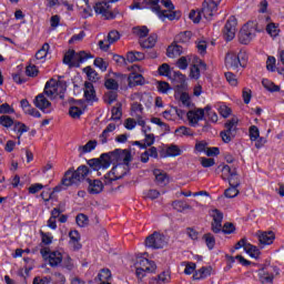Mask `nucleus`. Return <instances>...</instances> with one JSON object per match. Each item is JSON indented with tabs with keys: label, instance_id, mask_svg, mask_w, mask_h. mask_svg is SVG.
<instances>
[{
	"label": "nucleus",
	"instance_id": "f257e3e1",
	"mask_svg": "<svg viewBox=\"0 0 284 284\" xmlns=\"http://www.w3.org/2000/svg\"><path fill=\"white\" fill-rule=\"evenodd\" d=\"M90 174V168L88 165L82 164L77 170L74 168H70L61 180V183L53 189V192H61L64 187H70L71 185H77L81 183V181H85V176Z\"/></svg>",
	"mask_w": 284,
	"mask_h": 284
},
{
	"label": "nucleus",
	"instance_id": "f03ea898",
	"mask_svg": "<svg viewBox=\"0 0 284 284\" xmlns=\"http://www.w3.org/2000/svg\"><path fill=\"white\" fill-rule=\"evenodd\" d=\"M119 0H100L93 6L95 14H100L104 21H114L119 12V9H113L110 3H118ZM112 10V11H111Z\"/></svg>",
	"mask_w": 284,
	"mask_h": 284
},
{
	"label": "nucleus",
	"instance_id": "7ed1b4c3",
	"mask_svg": "<svg viewBox=\"0 0 284 284\" xmlns=\"http://www.w3.org/2000/svg\"><path fill=\"white\" fill-rule=\"evenodd\" d=\"M253 265L260 267L256 273L262 284H274V278L281 274V268L276 265L256 263H253Z\"/></svg>",
	"mask_w": 284,
	"mask_h": 284
},
{
	"label": "nucleus",
	"instance_id": "20e7f679",
	"mask_svg": "<svg viewBox=\"0 0 284 284\" xmlns=\"http://www.w3.org/2000/svg\"><path fill=\"white\" fill-rule=\"evenodd\" d=\"M89 59H94V55L85 51L77 52L69 50L63 57V63L64 65H69V68H81V63H85Z\"/></svg>",
	"mask_w": 284,
	"mask_h": 284
},
{
	"label": "nucleus",
	"instance_id": "39448f33",
	"mask_svg": "<svg viewBox=\"0 0 284 284\" xmlns=\"http://www.w3.org/2000/svg\"><path fill=\"white\" fill-rule=\"evenodd\" d=\"M67 90L68 83L63 80L57 81L54 79H50L44 85V94H47V97H59L61 100L65 99Z\"/></svg>",
	"mask_w": 284,
	"mask_h": 284
},
{
	"label": "nucleus",
	"instance_id": "423d86ee",
	"mask_svg": "<svg viewBox=\"0 0 284 284\" xmlns=\"http://www.w3.org/2000/svg\"><path fill=\"white\" fill-rule=\"evenodd\" d=\"M221 1L222 0H204L200 8L203 19L212 21V19L219 14V6H221Z\"/></svg>",
	"mask_w": 284,
	"mask_h": 284
},
{
	"label": "nucleus",
	"instance_id": "0eeeda50",
	"mask_svg": "<svg viewBox=\"0 0 284 284\" xmlns=\"http://www.w3.org/2000/svg\"><path fill=\"white\" fill-rule=\"evenodd\" d=\"M156 272V263L148 258H141L135 266V276L138 278H145L148 274Z\"/></svg>",
	"mask_w": 284,
	"mask_h": 284
},
{
	"label": "nucleus",
	"instance_id": "6e6552de",
	"mask_svg": "<svg viewBox=\"0 0 284 284\" xmlns=\"http://www.w3.org/2000/svg\"><path fill=\"white\" fill-rule=\"evenodd\" d=\"M128 174V169L125 164L118 163L115 164L106 174H104V185H112L114 181H120Z\"/></svg>",
	"mask_w": 284,
	"mask_h": 284
},
{
	"label": "nucleus",
	"instance_id": "1a4fd4ad",
	"mask_svg": "<svg viewBox=\"0 0 284 284\" xmlns=\"http://www.w3.org/2000/svg\"><path fill=\"white\" fill-rule=\"evenodd\" d=\"M144 245L149 250H163V247L168 245V241H165V235L163 233L155 231L145 239Z\"/></svg>",
	"mask_w": 284,
	"mask_h": 284
},
{
	"label": "nucleus",
	"instance_id": "9d476101",
	"mask_svg": "<svg viewBox=\"0 0 284 284\" xmlns=\"http://www.w3.org/2000/svg\"><path fill=\"white\" fill-rule=\"evenodd\" d=\"M40 254L44 261H48L50 267H59L63 263V254L59 251H50L48 247L40 250Z\"/></svg>",
	"mask_w": 284,
	"mask_h": 284
},
{
	"label": "nucleus",
	"instance_id": "9b49d317",
	"mask_svg": "<svg viewBox=\"0 0 284 284\" xmlns=\"http://www.w3.org/2000/svg\"><path fill=\"white\" fill-rule=\"evenodd\" d=\"M151 12L156 14L162 21H165V19L169 21H179L183 17L181 10H161V7L151 8Z\"/></svg>",
	"mask_w": 284,
	"mask_h": 284
},
{
	"label": "nucleus",
	"instance_id": "f8f14e48",
	"mask_svg": "<svg viewBox=\"0 0 284 284\" xmlns=\"http://www.w3.org/2000/svg\"><path fill=\"white\" fill-rule=\"evenodd\" d=\"M239 24V20L236 17L231 16L223 29V36L225 41H233L234 37H236V26Z\"/></svg>",
	"mask_w": 284,
	"mask_h": 284
},
{
	"label": "nucleus",
	"instance_id": "ddd939ff",
	"mask_svg": "<svg viewBox=\"0 0 284 284\" xmlns=\"http://www.w3.org/2000/svg\"><path fill=\"white\" fill-rule=\"evenodd\" d=\"M210 216L213 219L211 222V231L213 234H221V227H223V212L219 209H213L210 212Z\"/></svg>",
	"mask_w": 284,
	"mask_h": 284
},
{
	"label": "nucleus",
	"instance_id": "4468645a",
	"mask_svg": "<svg viewBox=\"0 0 284 284\" xmlns=\"http://www.w3.org/2000/svg\"><path fill=\"white\" fill-rule=\"evenodd\" d=\"M186 119L191 128H196V125H199V121H203V119H205V110L203 109L191 110L186 112Z\"/></svg>",
	"mask_w": 284,
	"mask_h": 284
},
{
	"label": "nucleus",
	"instance_id": "2eb2a0df",
	"mask_svg": "<svg viewBox=\"0 0 284 284\" xmlns=\"http://www.w3.org/2000/svg\"><path fill=\"white\" fill-rule=\"evenodd\" d=\"M256 37L254 32V28H250L248 26H244L239 33V41L242 45H247L252 42V39Z\"/></svg>",
	"mask_w": 284,
	"mask_h": 284
},
{
	"label": "nucleus",
	"instance_id": "dca6fc26",
	"mask_svg": "<svg viewBox=\"0 0 284 284\" xmlns=\"http://www.w3.org/2000/svg\"><path fill=\"white\" fill-rule=\"evenodd\" d=\"M194 61L195 64L190 69V78L199 81V79H201V70H207V64L199 58H195Z\"/></svg>",
	"mask_w": 284,
	"mask_h": 284
},
{
	"label": "nucleus",
	"instance_id": "f3484780",
	"mask_svg": "<svg viewBox=\"0 0 284 284\" xmlns=\"http://www.w3.org/2000/svg\"><path fill=\"white\" fill-rule=\"evenodd\" d=\"M33 103L36 108H38V110H41V112H43L44 114H50V110L48 108H50L52 103L48 100L45 95H43V93L38 94Z\"/></svg>",
	"mask_w": 284,
	"mask_h": 284
},
{
	"label": "nucleus",
	"instance_id": "a211bd4d",
	"mask_svg": "<svg viewBox=\"0 0 284 284\" xmlns=\"http://www.w3.org/2000/svg\"><path fill=\"white\" fill-rule=\"evenodd\" d=\"M87 103H97L99 98H97V90H94V84L92 82H84V94Z\"/></svg>",
	"mask_w": 284,
	"mask_h": 284
},
{
	"label": "nucleus",
	"instance_id": "6ab92c4d",
	"mask_svg": "<svg viewBox=\"0 0 284 284\" xmlns=\"http://www.w3.org/2000/svg\"><path fill=\"white\" fill-rule=\"evenodd\" d=\"M181 154H183V151L176 144H170L165 150L162 149L160 151L161 159L176 158L181 156Z\"/></svg>",
	"mask_w": 284,
	"mask_h": 284
},
{
	"label": "nucleus",
	"instance_id": "aec40b11",
	"mask_svg": "<svg viewBox=\"0 0 284 284\" xmlns=\"http://www.w3.org/2000/svg\"><path fill=\"white\" fill-rule=\"evenodd\" d=\"M87 164L89 168L93 170V172H99V170H108L110 168V162H105V159L100 158H93L87 161Z\"/></svg>",
	"mask_w": 284,
	"mask_h": 284
},
{
	"label": "nucleus",
	"instance_id": "412c9836",
	"mask_svg": "<svg viewBox=\"0 0 284 284\" xmlns=\"http://www.w3.org/2000/svg\"><path fill=\"white\" fill-rule=\"evenodd\" d=\"M126 79L129 88H136V85H145V78L141 73L131 72Z\"/></svg>",
	"mask_w": 284,
	"mask_h": 284
},
{
	"label": "nucleus",
	"instance_id": "4be33fe9",
	"mask_svg": "<svg viewBox=\"0 0 284 284\" xmlns=\"http://www.w3.org/2000/svg\"><path fill=\"white\" fill-rule=\"evenodd\" d=\"M276 239V234L273 231L262 232L258 235L260 247H265V245H272Z\"/></svg>",
	"mask_w": 284,
	"mask_h": 284
},
{
	"label": "nucleus",
	"instance_id": "5701e85b",
	"mask_svg": "<svg viewBox=\"0 0 284 284\" xmlns=\"http://www.w3.org/2000/svg\"><path fill=\"white\" fill-rule=\"evenodd\" d=\"M119 152H121V149H115L113 151L102 153L101 159H104V162L109 163V168L111 165H118L119 164Z\"/></svg>",
	"mask_w": 284,
	"mask_h": 284
},
{
	"label": "nucleus",
	"instance_id": "b1692460",
	"mask_svg": "<svg viewBox=\"0 0 284 284\" xmlns=\"http://www.w3.org/2000/svg\"><path fill=\"white\" fill-rule=\"evenodd\" d=\"M87 182L89 183V194H101L103 192L104 185L101 180L87 179Z\"/></svg>",
	"mask_w": 284,
	"mask_h": 284
},
{
	"label": "nucleus",
	"instance_id": "393cba45",
	"mask_svg": "<svg viewBox=\"0 0 284 284\" xmlns=\"http://www.w3.org/2000/svg\"><path fill=\"white\" fill-rule=\"evenodd\" d=\"M212 276V266H202L200 270L193 273L192 280L193 281H205Z\"/></svg>",
	"mask_w": 284,
	"mask_h": 284
},
{
	"label": "nucleus",
	"instance_id": "a878e982",
	"mask_svg": "<svg viewBox=\"0 0 284 284\" xmlns=\"http://www.w3.org/2000/svg\"><path fill=\"white\" fill-rule=\"evenodd\" d=\"M70 245H72L74 252H79L83 247L81 244V234L79 231L73 230L69 232Z\"/></svg>",
	"mask_w": 284,
	"mask_h": 284
},
{
	"label": "nucleus",
	"instance_id": "bb28decb",
	"mask_svg": "<svg viewBox=\"0 0 284 284\" xmlns=\"http://www.w3.org/2000/svg\"><path fill=\"white\" fill-rule=\"evenodd\" d=\"M182 54L183 47L179 45V42L173 41V43L166 49V57H169V59H175V57H181Z\"/></svg>",
	"mask_w": 284,
	"mask_h": 284
},
{
	"label": "nucleus",
	"instance_id": "cd10ccee",
	"mask_svg": "<svg viewBox=\"0 0 284 284\" xmlns=\"http://www.w3.org/2000/svg\"><path fill=\"white\" fill-rule=\"evenodd\" d=\"M156 41H159V36L156 33H152L145 40H140V45L143 50H152V48L156 45Z\"/></svg>",
	"mask_w": 284,
	"mask_h": 284
},
{
	"label": "nucleus",
	"instance_id": "c85d7f7f",
	"mask_svg": "<svg viewBox=\"0 0 284 284\" xmlns=\"http://www.w3.org/2000/svg\"><path fill=\"white\" fill-rule=\"evenodd\" d=\"M225 63L227 68H231V70H239V68H241V60H239V55H236V53L227 54Z\"/></svg>",
	"mask_w": 284,
	"mask_h": 284
},
{
	"label": "nucleus",
	"instance_id": "c756f323",
	"mask_svg": "<svg viewBox=\"0 0 284 284\" xmlns=\"http://www.w3.org/2000/svg\"><path fill=\"white\" fill-rule=\"evenodd\" d=\"M145 59V53L141 51H129L126 53L128 63H136V61H143Z\"/></svg>",
	"mask_w": 284,
	"mask_h": 284
},
{
	"label": "nucleus",
	"instance_id": "7c9ffc66",
	"mask_svg": "<svg viewBox=\"0 0 284 284\" xmlns=\"http://www.w3.org/2000/svg\"><path fill=\"white\" fill-rule=\"evenodd\" d=\"M245 253L248 254L251 258H255L256 261L261 258V248H258V246L253 245L250 242L245 248Z\"/></svg>",
	"mask_w": 284,
	"mask_h": 284
},
{
	"label": "nucleus",
	"instance_id": "2f4dec72",
	"mask_svg": "<svg viewBox=\"0 0 284 284\" xmlns=\"http://www.w3.org/2000/svg\"><path fill=\"white\" fill-rule=\"evenodd\" d=\"M97 281L100 283H110V281H112V271H110V268H102L95 277V282Z\"/></svg>",
	"mask_w": 284,
	"mask_h": 284
},
{
	"label": "nucleus",
	"instance_id": "473e14b6",
	"mask_svg": "<svg viewBox=\"0 0 284 284\" xmlns=\"http://www.w3.org/2000/svg\"><path fill=\"white\" fill-rule=\"evenodd\" d=\"M123 161L122 165H130V161H132V153L128 150L121 149V152H118V163H121Z\"/></svg>",
	"mask_w": 284,
	"mask_h": 284
},
{
	"label": "nucleus",
	"instance_id": "72a5a7b5",
	"mask_svg": "<svg viewBox=\"0 0 284 284\" xmlns=\"http://www.w3.org/2000/svg\"><path fill=\"white\" fill-rule=\"evenodd\" d=\"M262 85L267 90V92H281V87L275 84L273 81L270 79H263L262 80Z\"/></svg>",
	"mask_w": 284,
	"mask_h": 284
},
{
	"label": "nucleus",
	"instance_id": "f704fd0d",
	"mask_svg": "<svg viewBox=\"0 0 284 284\" xmlns=\"http://www.w3.org/2000/svg\"><path fill=\"white\" fill-rule=\"evenodd\" d=\"M48 52H50V44L45 42L42 44L41 49L36 52L37 61H44L45 57H48Z\"/></svg>",
	"mask_w": 284,
	"mask_h": 284
},
{
	"label": "nucleus",
	"instance_id": "c9c22d12",
	"mask_svg": "<svg viewBox=\"0 0 284 284\" xmlns=\"http://www.w3.org/2000/svg\"><path fill=\"white\" fill-rule=\"evenodd\" d=\"M191 39H192V32L183 31V32H180L178 36H175L174 42L175 43H190Z\"/></svg>",
	"mask_w": 284,
	"mask_h": 284
},
{
	"label": "nucleus",
	"instance_id": "e433bc0d",
	"mask_svg": "<svg viewBox=\"0 0 284 284\" xmlns=\"http://www.w3.org/2000/svg\"><path fill=\"white\" fill-rule=\"evenodd\" d=\"M83 72H85L89 81H91L92 83H97V81H99V72H97V70H94L92 67H85L83 69Z\"/></svg>",
	"mask_w": 284,
	"mask_h": 284
},
{
	"label": "nucleus",
	"instance_id": "4c0bfd02",
	"mask_svg": "<svg viewBox=\"0 0 284 284\" xmlns=\"http://www.w3.org/2000/svg\"><path fill=\"white\" fill-rule=\"evenodd\" d=\"M172 207L176 212H185V210H192V206L181 200H176L172 202Z\"/></svg>",
	"mask_w": 284,
	"mask_h": 284
},
{
	"label": "nucleus",
	"instance_id": "58836bf2",
	"mask_svg": "<svg viewBox=\"0 0 284 284\" xmlns=\"http://www.w3.org/2000/svg\"><path fill=\"white\" fill-rule=\"evenodd\" d=\"M266 32L267 34H270V37H272L273 39H276V37H278V34H281V29H278V24L274 23V22H270L266 26Z\"/></svg>",
	"mask_w": 284,
	"mask_h": 284
},
{
	"label": "nucleus",
	"instance_id": "ea45409f",
	"mask_svg": "<svg viewBox=\"0 0 284 284\" xmlns=\"http://www.w3.org/2000/svg\"><path fill=\"white\" fill-rule=\"evenodd\" d=\"M202 239L205 242L207 250H214L216 245V237H214L212 233L204 234Z\"/></svg>",
	"mask_w": 284,
	"mask_h": 284
},
{
	"label": "nucleus",
	"instance_id": "a19ab883",
	"mask_svg": "<svg viewBox=\"0 0 284 284\" xmlns=\"http://www.w3.org/2000/svg\"><path fill=\"white\" fill-rule=\"evenodd\" d=\"M158 73L160 77H166V79H172V68L170 64L163 63L158 68Z\"/></svg>",
	"mask_w": 284,
	"mask_h": 284
},
{
	"label": "nucleus",
	"instance_id": "79ce46f5",
	"mask_svg": "<svg viewBox=\"0 0 284 284\" xmlns=\"http://www.w3.org/2000/svg\"><path fill=\"white\" fill-rule=\"evenodd\" d=\"M97 145H99V142L91 140L85 145L80 146V150H82V154H90V152L97 150Z\"/></svg>",
	"mask_w": 284,
	"mask_h": 284
},
{
	"label": "nucleus",
	"instance_id": "37998d69",
	"mask_svg": "<svg viewBox=\"0 0 284 284\" xmlns=\"http://www.w3.org/2000/svg\"><path fill=\"white\" fill-rule=\"evenodd\" d=\"M227 181L231 187H241V180L239 179V173H236V169H234L233 173L229 175Z\"/></svg>",
	"mask_w": 284,
	"mask_h": 284
},
{
	"label": "nucleus",
	"instance_id": "c03bdc74",
	"mask_svg": "<svg viewBox=\"0 0 284 284\" xmlns=\"http://www.w3.org/2000/svg\"><path fill=\"white\" fill-rule=\"evenodd\" d=\"M84 111L83 109L79 108V106H70L69 108V116H71V119H81V116H83Z\"/></svg>",
	"mask_w": 284,
	"mask_h": 284
},
{
	"label": "nucleus",
	"instance_id": "a18cd8bd",
	"mask_svg": "<svg viewBox=\"0 0 284 284\" xmlns=\"http://www.w3.org/2000/svg\"><path fill=\"white\" fill-rule=\"evenodd\" d=\"M189 19H191L193 23H201V19H203V13L201 12V9L191 10L189 13Z\"/></svg>",
	"mask_w": 284,
	"mask_h": 284
},
{
	"label": "nucleus",
	"instance_id": "49530a36",
	"mask_svg": "<svg viewBox=\"0 0 284 284\" xmlns=\"http://www.w3.org/2000/svg\"><path fill=\"white\" fill-rule=\"evenodd\" d=\"M153 174L155 176V181L158 185H163V183H165V179H168V174L163 173L161 169L153 170Z\"/></svg>",
	"mask_w": 284,
	"mask_h": 284
},
{
	"label": "nucleus",
	"instance_id": "de8ad7c7",
	"mask_svg": "<svg viewBox=\"0 0 284 284\" xmlns=\"http://www.w3.org/2000/svg\"><path fill=\"white\" fill-rule=\"evenodd\" d=\"M175 134L178 136H194V132L192 131V129H190L185 125H182V126L178 128L175 130Z\"/></svg>",
	"mask_w": 284,
	"mask_h": 284
},
{
	"label": "nucleus",
	"instance_id": "09e8293b",
	"mask_svg": "<svg viewBox=\"0 0 284 284\" xmlns=\"http://www.w3.org/2000/svg\"><path fill=\"white\" fill-rule=\"evenodd\" d=\"M239 125V119L236 118H232L231 120H229L225 124L224 128L225 130H227V132H233L234 134H236V128Z\"/></svg>",
	"mask_w": 284,
	"mask_h": 284
},
{
	"label": "nucleus",
	"instance_id": "8fccbe9b",
	"mask_svg": "<svg viewBox=\"0 0 284 284\" xmlns=\"http://www.w3.org/2000/svg\"><path fill=\"white\" fill-rule=\"evenodd\" d=\"M40 236L43 245H52V241H54L52 233L40 231Z\"/></svg>",
	"mask_w": 284,
	"mask_h": 284
},
{
	"label": "nucleus",
	"instance_id": "3c124183",
	"mask_svg": "<svg viewBox=\"0 0 284 284\" xmlns=\"http://www.w3.org/2000/svg\"><path fill=\"white\" fill-rule=\"evenodd\" d=\"M93 65L95 68H99V70H101V72H106L110 63L105 62V60H103V58H95L93 61Z\"/></svg>",
	"mask_w": 284,
	"mask_h": 284
},
{
	"label": "nucleus",
	"instance_id": "603ef678",
	"mask_svg": "<svg viewBox=\"0 0 284 284\" xmlns=\"http://www.w3.org/2000/svg\"><path fill=\"white\" fill-rule=\"evenodd\" d=\"M0 125H2V128H7L10 129L12 128V125H14V119H12V116L10 115H1L0 116Z\"/></svg>",
	"mask_w": 284,
	"mask_h": 284
},
{
	"label": "nucleus",
	"instance_id": "864d4df0",
	"mask_svg": "<svg viewBox=\"0 0 284 284\" xmlns=\"http://www.w3.org/2000/svg\"><path fill=\"white\" fill-rule=\"evenodd\" d=\"M133 33L136 34L140 39H145V37L150 34V29H148L145 26L135 27L133 28Z\"/></svg>",
	"mask_w": 284,
	"mask_h": 284
},
{
	"label": "nucleus",
	"instance_id": "5fc2aeb1",
	"mask_svg": "<svg viewBox=\"0 0 284 284\" xmlns=\"http://www.w3.org/2000/svg\"><path fill=\"white\" fill-rule=\"evenodd\" d=\"M248 136L250 141L254 142L258 140V136H261V131L258 130V126L251 125L248 129Z\"/></svg>",
	"mask_w": 284,
	"mask_h": 284
},
{
	"label": "nucleus",
	"instance_id": "6e6d98bb",
	"mask_svg": "<svg viewBox=\"0 0 284 284\" xmlns=\"http://www.w3.org/2000/svg\"><path fill=\"white\" fill-rule=\"evenodd\" d=\"M237 194H241V191H239V186H230L224 191V196L226 199H236Z\"/></svg>",
	"mask_w": 284,
	"mask_h": 284
},
{
	"label": "nucleus",
	"instance_id": "4d7b16f0",
	"mask_svg": "<svg viewBox=\"0 0 284 284\" xmlns=\"http://www.w3.org/2000/svg\"><path fill=\"white\" fill-rule=\"evenodd\" d=\"M111 121H121V116H123L121 104L119 106H113L111 109Z\"/></svg>",
	"mask_w": 284,
	"mask_h": 284
},
{
	"label": "nucleus",
	"instance_id": "13d9d810",
	"mask_svg": "<svg viewBox=\"0 0 284 284\" xmlns=\"http://www.w3.org/2000/svg\"><path fill=\"white\" fill-rule=\"evenodd\" d=\"M26 74L31 79H36V77H39V68H37L34 64H29L26 68Z\"/></svg>",
	"mask_w": 284,
	"mask_h": 284
},
{
	"label": "nucleus",
	"instance_id": "bf43d9fd",
	"mask_svg": "<svg viewBox=\"0 0 284 284\" xmlns=\"http://www.w3.org/2000/svg\"><path fill=\"white\" fill-rule=\"evenodd\" d=\"M220 136L223 141V143H230L232 142V139L236 136V133H233L232 131H227L226 129L224 131H221Z\"/></svg>",
	"mask_w": 284,
	"mask_h": 284
},
{
	"label": "nucleus",
	"instance_id": "052dcab7",
	"mask_svg": "<svg viewBox=\"0 0 284 284\" xmlns=\"http://www.w3.org/2000/svg\"><path fill=\"white\" fill-rule=\"evenodd\" d=\"M90 222L88 215L80 213L75 216V223L79 225V227H85L88 223Z\"/></svg>",
	"mask_w": 284,
	"mask_h": 284
},
{
	"label": "nucleus",
	"instance_id": "680f3d73",
	"mask_svg": "<svg viewBox=\"0 0 284 284\" xmlns=\"http://www.w3.org/2000/svg\"><path fill=\"white\" fill-rule=\"evenodd\" d=\"M104 88H106V90H113L116 92V90H119V82L112 78L105 79Z\"/></svg>",
	"mask_w": 284,
	"mask_h": 284
},
{
	"label": "nucleus",
	"instance_id": "e2e57ef3",
	"mask_svg": "<svg viewBox=\"0 0 284 284\" xmlns=\"http://www.w3.org/2000/svg\"><path fill=\"white\" fill-rule=\"evenodd\" d=\"M180 101L185 108H192V98L190 97V93L182 92L180 95Z\"/></svg>",
	"mask_w": 284,
	"mask_h": 284
},
{
	"label": "nucleus",
	"instance_id": "0e129e2a",
	"mask_svg": "<svg viewBox=\"0 0 284 284\" xmlns=\"http://www.w3.org/2000/svg\"><path fill=\"white\" fill-rule=\"evenodd\" d=\"M222 234H234L236 232V226L233 223L225 222L224 225L221 227Z\"/></svg>",
	"mask_w": 284,
	"mask_h": 284
},
{
	"label": "nucleus",
	"instance_id": "69168bd1",
	"mask_svg": "<svg viewBox=\"0 0 284 284\" xmlns=\"http://www.w3.org/2000/svg\"><path fill=\"white\" fill-rule=\"evenodd\" d=\"M171 278L172 276L170 275V271H164L158 275L156 281L159 284H163V283H170Z\"/></svg>",
	"mask_w": 284,
	"mask_h": 284
},
{
	"label": "nucleus",
	"instance_id": "338daca9",
	"mask_svg": "<svg viewBox=\"0 0 284 284\" xmlns=\"http://www.w3.org/2000/svg\"><path fill=\"white\" fill-rule=\"evenodd\" d=\"M170 90H171L170 83L165 81L158 82V92H160V94H168Z\"/></svg>",
	"mask_w": 284,
	"mask_h": 284
},
{
	"label": "nucleus",
	"instance_id": "774afa93",
	"mask_svg": "<svg viewBox=\"0 0 284 284\" xmlns=\"http://www.w3.org/2000/svg\"><path fill=\"white\" fill-rule=\"evenodd\" d=\"M0 114L8 115L14 114V108L9 105L7 102L0 105Z\"/></svg>",
	"mask_w": 284,
	"mask_h": 284
}]
</instances>
